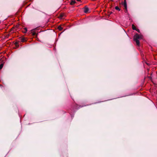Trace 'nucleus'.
I'll return each instance as SVG.
<instances>
[{
  "instance_id": "nucleus-1",
  "label": "nucleus",
  "mask_w": 157,
  "mask_h": 157,
  "mask_svg": "<svg viewBox=\"0 0 157 157\" xmlns=\"http://www.w3.org/2000/svg\"><path fill=\"white\" fill-rule=\"evenodd\" d=\"M142 35H139L137 33H136L134 36V40L136 42L137 45L138 46L140 45V42L138 39H142Z\"/></svg>"
},
{
  "instance_id": "nucleus-2",
  "label": "nucleus",
  "mask_w": 157,
  "mask_h": 157,
  "mask_svg": "<svg viewBox=\"0 0 157 157\" xmlns=\"http://www.w3.org/2000/svg\"><path fill=\"white\" fill-rule=\"evenodd\" d=\"M123 5L124 7V9H125L124 12L125 13H126L127 11V3L126 0H124V2H123Z\"/></svg>"
},
{
  "instance_id": "nucleus-3",
  "label": "nucleus",
  "mask_w": 157,
  "mask_h": 157,
  "mask_svg": "<svg viewBox=\"0 0 157 157\" xmlns=\"http://www.w3.org/2000/svg\"><path fill=\"white\" fill-rule=\"evenodd\" d=\"M89 10V9L86 6L85 8H84V12L85 13H86L88 12Z\"/></svg>"
},
{
  "instance_id": "nucleus-4",
  "label": "nucleus",
  "mask_w": 157,
  "mask_h": 157,
  "mask_svg": "<svg viewBox=\"0 0 157 157\" xmlns=\"http://www.w3.org/2000/svg\"><path fill=\"white\" fill-rule=\"evenodd\" d=\"M76 2L75 0H72L70 2V4L71 5H73Z\"/></svg>"
},
{
  "instance_id": "nucleus-5",
  "label": "nucleus",
  "mask_w": 157,
  "mask_h": 157,
  "mask_svg": "<svg viewBox=\"0 0 157 157\" xmlns=\"http://www.w3.org/2000/svg\"><path fill=\"white\" fill-rule=\"evenodd\" d=\"M21 41L22 42H25L26 41V40L24 38H22L21 39Z\"/></svg>"
},
{
  "instance_id": "nucleus-6",
  "label": "nucleus",
  "mask_w": 157,
  "mask_h": 157,
  "mask_svg": "<svg viewBox=\"0 0 157 157\" xmlns=\"http://www.w3.org/2000/svg\"><path fill=\"white\" fill-rule=\"evenodd\" d=\"M132 29L134 30H136V28L135 26L133 24L132 25Z\"/></svg>"
},
{
  "instance_id": "nucleus-7",
  "label": "nucleus",
  "mask_w": 157,
  "mask_h": 157,
  "mask_svg": "<svg viewBox=\"0 0 157 157\" xmlns=\"http://www.w3.org/2000/svg\"><path fill=\"white\" fill-rule=\"evenodd\" d=\"M115 9L116 10H118V11H120L121 10L120 9L118 6H116L115 7Z\"/></svg>"
},
{
  "instance_id": "nucleus-8",
  "label": "nucleus",
  "mask_w": 157,
  "mask_h": 157,
  "mask_svg": "<svg viewBox=\"0 0 157 157\" xmlns=\"http://www.w3.org/2000/svg\"><path fill=\"white\" fill-rule=\"evenodd\" d=\"M58 29L59 30H60V31H61L62 30V29H63V28L61 27V26H59L58 27Z\"/></svg>"
},
{
  "instance_id": "nucleus-9",
  "label": "nucleus",
  "mask_w": 157,
  "mask_h": 157,
  "mask_svg": "<svg viewBox=\"0 0 157 157\" xmlns=\"http://www.w3.org/2000/svg\"><path fill=\"white\" fill-rule=\"evenodd\" d=\"M27 29L26 28H24V31H23V32L24 33H26L27 32Z\"/></svg>"
},
{
  "instance_id": "nucleus-10",
  "label": "nucleus",
  "mask_w": 157,
  "mask_h": 157,
  "mask_svg": "<svg viewBox=\"0 0 157 157\" xmlns=\"http://www.w3.org/2000/svg\"><path fill=\"white\" fill-rule=\"evenodd\" d=\"M3 66V63H2L1 64H0V69H2Z\"/></svg>"
},
{
  "instance_id": "nucleus-11",
  "label": "nucleus",
  "mask_w": 157,
  "mask_h": 157,
  "mask_svg": "<svg viewBox=\"0 0 157 157\" xmlns=\"http://www.w3.org/2000/svg\"><path fill=\"white\" fill-rule=\"evenodd\" d=\"M32 33H33V35H35L36 34V33L35 32H34L33 30H32Z\"/></svg>"
},
{
  "instance_id": "nucleus-12",
  "label": "nucleus",
  "mask_w": 157,
  "mask_h": 157,
  "mask_svg": "<svg viewBox=\"0 0 157 157\" xmlns=\"http://www.w3.org/2000/svg\"><path fill=\"white\" fill-rule=\"evenodd\" d=\"M136 30L138 32L140 33V30L139 29H136Z\"/></svg>"
},
{
  "instance_id": "nucleus-13",
  "label": "nucleus",
  "mask_w": 157,
  "mask_h": 157,
  "mask_svg": "<svg viewBox=\"0 0 157 157\" xmlns=\"http://www.w3.org/2000/svg\"><path fill=\"white\" fill-rule=\"evenodd\" d=\"M78 1H80L81 0H77Z\"/></svg>"
},
{
  "instance_id": "nucleus-14",
  "label": "nucleus",
  "mask_w": 157,
  "mask_h": 157,
  "mask_svg": "<svg viewBox=\"0 0 157 157\" xmlns=\"http://www.w3.org/2000/svg\"><path fill=\"white\" fill-rule=\"evenodd\" d=\"M2 86V85H0V86Z\"/></svg>"
}]
</instances>
